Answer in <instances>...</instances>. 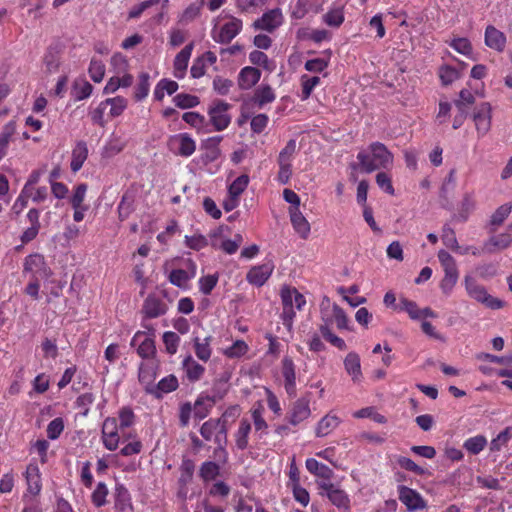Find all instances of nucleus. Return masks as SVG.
Returning a JSON list of instances; mask_svg holds the SVG:
<instances>
[{
  "mask_svg": "<svg viewBox=\"0 0 512 512\" xmlns=\"http://www.w3.org/2000/svg\"><path fill=\"white\" fill-rule=\"evenodd\" d=\"M369 152H359L357 159L362 172L372 173L379 169H387L393 164V154L381 142H373L368 147Z\"/></svg>",
  "mask_w": 512,
  "mask_h": 512,
  "instance_id": "obj_1",
  "label": "nucleus"
},
{
  "mask_svg": "<svg viewBox=\"0 0 512 512\" xmlns=\"http://www.w3.org/2000/svg\"><path fill=\"white\" fill-rule=\"evenodd\" d=\"M438 259L444 269V277L440 282V288L444 294H449L458 281L459 273L455 259L445 250L438 252Z\"/></svg>",
  "mask_w": 512,
  "mask_h": 512,
  "instance_id": "obj_2",
  "label": "nucleus"
},
{
  "mask_svg": "<svg viewBox=\"0 0 512 512\" xmlns=\"http://www.w3.org/2000/svg\"><path fill=\"white\" fill-rule=\"evenodd\" d=\"M465 286L468 294L478 302L483 303L486 307L490 309L503 307V301L488 294L485 288L478 285L472 277H465Z\"/></svg>",
  "mask_w": 512,
  "mask_h": 512,
  "instance_id": "obj_3",
  "label": "nucleus"
},
{
  "mask_svg": "<svg viewBox=\"0 0 512 512\" xmlns=\"http://www.w3.org/2000/svg\"><path fill=\"white\" fill-rule=\"evenodd\" d=\"M168 147L174 154L182 157H189L196 150L195 141L187 133H179L170 136Z\"/></svg>",
  "mask_w": 512,
  "mask_h": 512,
  "instance_id": "obj_4",
  "label": "nucleus"
},
{
  "mask_svg": "<svg viewBox=\"0 0 512 512\" xmlns=\"http://www.w3.org/2000/svg\"><path fill=\"white\" fill-rule=\"evenodd\" d=\"M24 271L32 275V279H48L52 272L47 266L44 256L41 254H31L26 257Z\"/></svg>",
  "mask_w": 512,
  "mask_h": 512,
  "instance_id": "obj_5",
  "label": "nucleus"
},
{
  "mask_svg": "<svg viewBox=\"0 0 512 512\" xmlns=\"http://www.w3.org/2000/svg\"><path fill=\"white\" fill-rule=\"evenodd\" d=\"M229 108L230 104L221 100L214 101L213 106L209 108L210 121L216 131H222L230 124L231 117L227 113Z\"/></svg>",
  "mask_w": 512,
  "mask_h": 512,
  "instance_id": "obj_6",
  "label": "nucleus"
},
{
  "mask_svg": "<svg viewBox=\"0 0 512 512\" xmlns=\"http://www.w3.org/2000/svg\"><path fill=\"white\" fill-rule=\"evenodd\" d=\"M318 487L321 490L322 496H327L333 505L338 508L348 510L350 508V500L347 493L344 490L336 488L334 484L330 482H320Z\"/></svg>",
  "mask_w": 512,
  "mask_h": 512,
  "instance_id": "obj_7",
  "label": "nucleus"
},
{
  "mask_svg": "<svg viewBox=\"0 0 512 512\" xmlns=\"http://www.w3.org/2000/svg\"><path fill=\"white\" fill-rule=\"evenodd\" d=\"M398 497L409 512L422 510L426 507V502L420 493L405 485H400L398 487Z\"/></svg>",
  "mask_w": 512,
  "mask_h": 512,
  "instance_id": "obj_8",
  "label": "nucleus"
},
{
  "mask_svg": "<svg viewBox=\"0 0 512 512\" xmlns=\"http://www.w3.org/2000/svg\"><path fill=\"white\" fill-rule=\"evenodd\" d=\"M283 23V14L279 8L271 9L265 12L261 18L257 19L253 23V27L256 30H265L267 32H273Z\"/></svg>",
  "mask_w": 512,
  "mask_h": 512,
  "instance_id": "obj_9",
  "label": "nucleus"
},
{
  "mask_svg": "<svg viewBox=\"0 0 512 512\" xmlns=\"http://www.w3.org/2000/svg\"><path fill=\"white\" fill-rule=\"evenodd\" d=\"M102 438L104 446L114 451L118 447L119 435H118V424L116 418H107L102 425Z\"/></svg>",
  "mask_w": 512,
  "mask_h": 512,
  "instance_id": "obj_10",
  "label": "nucleus"
},
{
  "mask_svg": "<svg viewBox=\"0 0 512 512\" xmlns=\"http://www.w3.org/2000/svg\"><path fill=\"white\" fill-rule=\"evenodd\" d=\"M477 132L485 135L491 127V106L488 102L481 103L473 115Z\"/></svg>",
  "mask_w": 512,
  "mask_h": 512,
  "instance_id": "obj_11",
  "label": "nucleus"
},
{
  "mask_svg": "<svg viewBox=\"0 0 512 512\" xmlns=\"http://www.w3.org/2000/svg\"><path fill=\"white\" fill-rule=\"evenodd\" d=\"M274 265L271 261L263 263L262 265L252 267L247 273V281L255 286H262L272 274Z\"/></svg>",
  "mask_w": 512,
  "mask_h": 512,
  "instance_id": "obj_12",
  "label": "nucleus"
},
{
  "mask_svg": "<svg viewBox=\"0 0 512 512\" xmlns=\"http://www.w3.org/2000/svg\"><path fill=\"white\" fill-rule=\"evenodd\" d=\"M179 386L178 379L175 375L171 374L161 379L155 386H147L146 392L152 394L157 399L162 398L164 393L175 391Z\"/></svg>",
  "mask_w": 512,
  "mask_h": 512,
  "instance_id": "obj_13",
  "label": "nucleus"
},
{
  "mask_svg": "<svg viewBox=\"0 0 512 512\" xmlns=\"http://www.w3.org/2000/svg\"><path fill=\"white\" fill-rule=\"evenodd\" d=\"M140 341L137 353L142 358H150L155 355L156 347L155 342L152 338L145 335L144 332H137L131 340V346H136L137 342Z\"/></svg>",
  "mask_w": 512,
  "mask_h": 512,
  "instance_id": "obj_14",
  "label": "nucleus"
},
{
  "mask_svg": "<svg viewBox=\"0 0 512 512\" xmlns=\"http://www.w3.org/2000/svg\"><path fill=\"white\" fill-rule=\"evenodd\" d=\"M309 402L308 398L302 397L293 403L289 414V423L296 426L310 416Z\"/></svg>",
  "mask_w": 512,
  "mask_h": 512,
  "instance_id": "obj_15",
  "label": "nucleus"
},
{
  "mask_svg": "<svg viewBox=\"0 0 512 512\" xmlns=\"http://www.w3.org/2000/svg\"><path fill=\"white\" fill-rule=\"evenodd\" d=\"M142 312L145 318H157L167 312V305L154 295H149L143 303Z\"/></svg>",
  "mask_w": 512,
  "mask_h": 512,
  "instance_id": "obj_16",
  "label": "nucleus"
},
{
  "mask_svg": "<svg viewBox=\"0 0 512 512\" xmlns=\"http://www.w3.org/2000/svg\"><path fill=\"white\" fill-rule=\"evenodd\" d=\"M289 215L294 230L302 239H307L310 234L311 227L300 209L297 207H290Z\"/></svg>",
  "mask_w": 512,
  "mask_h": 512,
  "instance_id": "obj_17",
  "label": "nucleus"
},
{
  "mask_svg": "<svg viewBox=\"0 0 512 512\" xmlns=\"http://www.w3.org/2000/svg\"><path fill=\"white\" fill-rule=\"evenodd\" d=\"M282 375L285 380V390L290 396L296 395L295 365L291 358L284 357L282 360Z\"/></svg>",
  "mask_w": 512,
  "mask_h": 512,
  "instance_id": "obj_18",
  "label": "nucleus"
},
{
  "mask_svg": "<svg viewBox=\"0 0 512 512\" xmlns=\"http://www.w3.org/2000/svg\"><path fill=\"white\" fill-rule=\"evenodd\" d=\"M512 244V234L505 232L497 236L490 237L483 245L482 251L493 254L497 250L507 249Z\"/></svg>",
  "mask_w": 512,
  "mask_h": 512,
  "instance_id": "obj_19",
  "label": "nucleus"
},
{
  "mask_svg": "<svg viewBox=\"0 0 512 512\" xmlns=\"http://www.w3.org/2000/svg\"><path fill=\"white\" fill-rule=\"evenodd\" d=\"M194 43L187 44L174 59V76L178 79L184 77L189 59L192 54Z\"/></svg>",
  "mask_w": 512,
  "mask_h": 512,
  "instance_id": "obj_20",
  "label": "nucleus"
},
{
  "mask_svg": "<svg viewBox=\"0 0 512 512\" xmlns=\"http://www.w3.org/2000/svg\"><path fill=\"white\" fill-rule=\"evenodd\" d=\"M260 77L259 69L251 66L244 67L238 75V86L242 90H248L258 83Z\"/></svg>",
  "mask_w": 512,
  "mask_h": 512,
  "instance_id": "obj_21",
  "label": "nucleus"
},
{
  "mask_svg": "<svg viewBox=\"0 0 512 512\" xmlns=\"http://www.w3.org/2000/svg\"><path fill=\"white\" fill-rule=\"evenodd\" d=\"M485 44L491 49L502 52L505 49L506 37L503 32L489 25L485 30Z\"/></svg>",
  "mask_w": 512,
  "mask_h": 512,
  "instance_id": "obj_22",
  "label": "nucleus"
},
{
  "mask_svg": "<svg viewBox=\"0 0 512 512\" xmlns=\"http://www.w3.org/2000/svg\"><path fill=\"white\" fill-rule=\"evenodd\" d=\"M182 367L187 379L192 383L199 381L205 373L204 366L195 361L191 355L184 358Z\"/></svg>",
  "mask_w": 512,
  "mask_h": 512,
  "instance_id": "obj_23",
  "label": "nucleus"
},
{
  "mask_svg": "<svg viewBox=\"0 0 512 512\" xmlns=\"http://www.w3.org/2000/svg\"><path fill=\"white\" fill-rule=\"evenodd\" d=\"M242 29V21L232 17V20L224 24L215 40L219 43H229Z\"/></svg>",
  "mask_w": 512,
  "mask_h": 512,
  "instance_id": "obj_24",
  "label": "nucleus"
},
{
  "mask_svg": "<svg viewBox=\"0 0 512 512\" xmlns=\"http://www.w3.org/2000/svg\"><path fill=\"white\" fill-rule=\"evenodd\" d=\"M229 379L230 374L225 372L219 378H216L213 381L211 394H208V397L212 400V402H218L226 396L229 391Z\"/></svg>",
  "mask_w": 512,
  "mask_h": 512,
  "instance_id": "obj_25",
  "label": "nucleus"
},
{
  "mask_svg": "<svg viewBox=\"0 0 512 512\" xmlns=\"http://www.w3.org/2000/svg\"><path fill=\"white\" fill-rule=\"evenodd\" d=\"M216 402L208 397L207 393L202 392L194 403V418L202 420L206 418Z\"/></svg>",
  "mask_w": 512,
  "mask_h": 512,
  "instance_id": "obj_26",
  "label": "nucleus"
},
{
  "mask_svg": "<svg viewBox=\"0 0 512 512\" xmlns=\"http://www.w3.org/2000/svg\"><path fill=\"white\" fill-rule=\"evenodd\" d=\"M344 367L346 372L352 376L354 382H359L362 378L360 357L355 352H350L344 359Z\"/></svg>",
  "mask_w": 512,
  "mask_h": 512,
  "instance_id": "obj_27",
  "label": "nucleus"
},
{
  "mask_svg": "<svg viewBox=\"0 0 512 512\" xmlns=\"http://www.w3.org/2000/svg\"><path fill=\"white\" fill-rule=\"evenodd\" d=\"M115 509L117 512H126L131 508V497L129 491L123 484H117L114 492Z\"/></svg>",
  "mask_w": 512,
  "mask_h": 512,
  "instance_id": "obj_28",
  "label": "nucleus"
},
{
  "mask_svg": "<svg viewBox=\"0 0 512 512\" xmlns=\"http://www.w3.org/2000/svg\"><path fill=\"white\" fill-rule=\"evenodd\" d=\"M88 157L87 144L84 141H79L72 151L71 170L73 172L79 171L85 160Z\"/></svg>",
  "mask_w": 512,
  "mask_h": 512,
  "instance_id": "obj_29",
  "label": "nucleus"
},
{
  "mask_svg": "<svg viewBox=\"0 0 512 512\" xmlns=\"http://www.w3.org/2000/svg\"><path fill=\"white\" fill-rule=\"evenodd\" d=\"M293 293L288 290H281V299L283 303V312H282V320L283 324L291 330L293 319L295 317V311L293 307H291V295Z\"/></svg>",
  "mask_w": 512,
  "mask_h": 512,
  "instance_id": "obj_30",
  "label": "nucleus"
},
{
  "mask_svg": "<svg viewBox=\"0 0 512 512\" xmlns=\"http://www.w3.org/2000/svg\"><path fill=\"white\" fill-rule=\"evenodd\" d=\"M275 100V93L270 85L259 86L252 98L254 104L262 108L265 104L271 103Z\"/></svg>",
  "mask_w": 512,
  "mask_h": 512,
  "instance_id": "obj_31",
  "label": "nucleus"
},
{
  "mask_svg": "<svg viewBox=\"0 0 512 512\" xmlns=\"http://www.w3.org/2000/svg\"><path fill=\"white\" fill-rule=\"evenodd\" d=\"M306 468L311 473L325 480H330L333 477V470L327 465L318 462L314 458L306 460Z\"/></svg>",
  "mask_w": 512,
  "mask_h": 512,
  "instance_id": "obj_32",
  "label": "nucleus"
},
{
  "mask_svg": "<svg viewBox=\"0 0 512 512\" xmlns=\"http://www.w3.org/2000/svg\"><path fill=\"white\" fill-rule=\"evenodd\" d=\"M340 424V419L336 415L327 414L318 423L316 427V436L324 437L332 432Z\"/></svg>",
  "mask_w": 512,
  "mask_h": 512,
  "instance_id": "obj_33",
  "label": "nucleus"
},
{
  "mask_svg": "<svg viewBox=\"0 0 512 512\" xmlns=\"http://www.w3.org/2000/svg\"><path fill=\"white\" fill-rule=\"evenodd\" d=\"M211 340V336H207L204 339H200L199 337H194L193 339L195 354L201 361L207 362L211 357Z\"/></svg>",
  "mask_w": 512,
  "mask_h": 512,
  "instance_id": "obj_34",
  "label": "nucleus"
},
{
  "mask_svg": "<svg viewBox=\"0 0 512 512\" xmlns=\"http://www.w3.org/2000/svg\"><path fill=\"white\" fill-rule=\"evenodd\" d=\"M26 479L28 484V491L37 495L41 491V480L39 469L35 465H29L26 470Z\"/></svg>",
  "mask_w": 512,
  "mask_h": 512,
  "instance_id": "obj_35",
  "label": "nucleus"
},
{
  "mask_svg": "<svg viewBox=\"0 0 512 512\" xmlns=\"http://www.w3.org/2000/svg\"><path fill=\"white\" fill-rule=\"evenodd\" d=\"M220 475V466L213 461H205L201 464L199 469V477L203 482H210L215 480Z\"/></svg>",
  "mask_w": 512,
  "mask_h": 512,
  "instance_id": "obj_36",
  "label": "nucleus"
},
{
  "mask_svg": "<svg viewBox=\"0 0 512 512\" xmlns=\"http://www.w3.org/2000/svg\"><path fill=\"white\" fill-rule=\"evenodd\" d=\"M250 431V422L247 419H242L235 434L236 446L238 449L245 450L248 447V435Z\"/></svg>",
  "mask_w": 512,
  "mask_h": 512,
  "instance_id": "obj_37",
  "label": "nucleus"
},
{
  "mask_svg": "<svg viewBox=\"0 0 512 512\" xmlns=\"http://www.w3.org/2000/svg\"><path fill=\"white\" fill-rule=\"evenodd\" d=\"M195 471V463L192 459L184 458L180 465L179 484L184 487L191 483Z\"/></svg>",
  "mask_w": 512,
  "mask_h": 512,
  "instance_id": "obj_38",
  "label": "nucleus"
},
{
  "mask_svg": "<svg viewBox=\"0 0 512 512\" xmlns=\"http://www.w3.org/2000/svg\"><path fill=\"white\" fill-rule=\"evenodd\" d=\"M511 210L512 205L510 203H505L496 209L490 219V226L493 227L490 229V232H495L496 228L503 224Z\"/></svg>",
  "mask_w": 512,
  "mask_h": 512,
  "instance_id": "obj_39",
  "label": "nucleus"
},
{
  "mask_svg": "<svg viewBox=\"0 0 512 512\" xmlns=\"http://www.w3.org/2000/svg\"><path fill=\"white\" fill-rule=\"evenodd\" d=\"M134 196L131 193H124L118 205V217L120 221L126 220L134 211Z\"/></svg>",
  "mask_w": 512,
  "mask_h": 512,
  "instance_id": "obj_40",
  "label": "nucleus"
},
{
  "mask_svg": "<svg viewBox=\"0 0 512 512\" xmlns=\"http://www.w3.org/2000/svg\"><path fill=\"white\" fill-rule=\"evenodd\" d=\"M104 104H106V107L110 106L109 115L111 117H118L127 108L128 101L124 97L117 96L113 98H107L104 100Z\"/></svg>",
  "mask_w": 512,
  "mask_h": 512,
  "instance_id": "obj_41",
  "label": "nucleus"
},
{
  "mask_svg": "<svg viewBox=\"0 0 512 512\" xmlns=\"http://www.w3.org/2000/svg\"><path fill=\"white\" fill-rule=\"evenodd\" d=\"M202 5L203 0H200V2L190 4L181 14L179 18V23L181 25H187L193 20H195L197 17H199Z\"/></svg>",
  "mask_w": 512,
  "mask_h": 512,
  "instance_id": "obj_42",
  "label": "nucleus"
},
{
  "mask_svg": "<svg viewBox=\"0 0 512 512\" xmlns=\"http://www.w3.org/2000/svg\"><path fill=\"white\" fill-rule=\"evenodd\" d=\"M487 445V439L483 435H477L475 437L468 438L463 447L471 454H479Z\"/></svg>",
  "mask_w": 512,
  "mask_h": 512,
  "instance_id": "obj_43",
  "label": "nucleus"
},
{
  "mask_svg": "<svg viewBox=\"0 0 512 512\" xmlns=\"http://www.w3.org/2000/svg\"><path fill=\"white\" fill-rule=\"evenodd\" d=\"M93 91V86L85 80L75 81L72 89L74 99L81 101L88 98Z\"/></svg>",
  "mask_w": 512,
  "mask_h": 512,
  "instance_id": "obj_44",
  "label": "nucleus"
},
{
  "mask_svg": "<svg viewBox=\"0 0 512 512\" xmlns=\"http://www.w3.org/2000/svg\"><path fill=\"white\" fill-rule=\"evenodd\" d=\"M149 78H150V76L146 72H142L139 75V82L135 87V94H134L136 101H141L148 95L149 86H150Z\"/></svg>",
  "mask_w": 512,
  "mask_h": 512,
  "instance_id": "obj_45",
  "label": "nucleus"
},
{
  "mask_svg": "<svg viewBox=\"0 0 512 512\" xmlns=\"http://www.w3.org/2000/svg\"><path fill=\"white\" fill-rule=\"evenodd\" d=\"M323 21L330 27H339L344 21V13L342 8H334L329 10L324 16Z\"/></svg>",
  "mask_w": 512,
  "mask_h": 512,
  "instance_id": "obj_46",
  "label": "nucleus"
},
{
  "mask_svg": "<svg viewBox=\"0 0 512 512\" xmlns=\"http://www.w3.org/2000/svg\"><path fill=\"white\" fill-rule=\"evenodd\" d=\"M89 75L91 79L99 83L103 80L105 75V65L101 60L93 58L89 65Z\"/></svg>",
  "mask_w": 512,
  "mask_h": 512,
  "instance_id": "obj_47",
  "label": "nucleus"
},
{
  "mask_svg": "<svg viewBox=\"0 0 512 512\" xmlns=\"http://www.w3.org/2000/svg\"><path fill=\"white\" fill-rule=\"evenodd\" d=\"M249 183V177L247 175H240L237 177L229 186L228 193L229 196H234L239 198V196L244 192Z\"/></svg>",
  "mask_w": 512,
  "mask_h": 512,
  "instance_id": "obj_48",
  "label": "nucleus"
},
{
  "mask_svg": "<svg viewBox=\"0 0 512 512\" xmlns=\"http://www.w3.org/2000/svg\"><path fill=\"white\" fill-rule=\"evenodd\" d=\"M173 101L175 105L181 109L192 108L199 104V99L197 96L185 93L177 94L173 98Z\"/></svg>",
  "mask_w": 512,
  "mask_h": 512,
  "instance_id": "obj_49",
  "label": "nucleus"
},
{
  "mask_svg": "<svg viewBox=\"0 0 512 512\" xmlns=\"http://www.w3.org/2000/svg\"><path fill=\"white\" fill-rule=\"evenodd\" d=\"M108 495V489L105 483L99 482L92 493V502L96 507H102L106 504V497Z\"/></svg>",
  "mask_w": 512,
  "mask_h": 512,
  "instance_id": "obj_50",
  "label": "nucleus"
},
{
  "mask_svg": "<svg viewBox=\"0 0 512 512\" xmlns=\"http://www.w3.org/2000/svg\"><path fill=\"white\" fill-rule=\"evenodd\" d=\"M442 241L443 244L447 247L455 251L456 248H459L458 241L455 236V232L453 228H451L448 224H445L442 229Z\"/></svg>",
  "mask_w": 512,
  "mask_h": 512,
  "instance_id": "obj_51",
  "label": "nucleus"
},
{
  "mask_svg": "<svg viewBox=\"0 0 512 512\" xmlns=\"http://www.w3.org/2000/svg\"><path fill=\"white\" fill-rule=\"evenodd\" d=\"M180 337L172 331L165 332L163 334V343L167 353L173 355L177 352Z\"/></svg>",
  "mask_w": 512,
  "mask_h": 512,
  "instance_id": "obj_52",
  "label": "nucleus"
},
{
  "mask_svg": "<svg viewBox=\"0 0 512 512\" xmlns=\"http://www.w3.org/2000/svg\"><path fill=\"white\" fill-rule=\"evenodd\" d=\"M397 463L401 468H403L409 472H413L416 475L422 476V475L426 474V470L424 468L417 465L413 460H411L408 457L400 456L397 459Z\"/></svg>",
  "mask_w": 512,
  "mask_h": 512,
  "instance_id": "obj_53",
  "label": "nucleus"
},
{
  "mask_svg": "<svg viewBox=\"0 0 512 512\" xmlns=\"http://www.w3.org/2000/svg\"><path fill=\"white\" fill-rule=\"evenodd\" d=\"M476 358L480 361H489L503 365L512 364V352L508 353L505 356H496L489 353H480L476 356Z\"/></svg>",
  "mask_w": 512,
  "mask_h": 512,
  "instance_id": "obj_54",
  "label": "nucleus"
},
{
  "mask_svg": "<svg viewBox=\"0 0 512 512\" xmlns=\"http://www.w3.org/2000/svg\"><path fill=\"white\" fill-rule=\"evenodd\" d=\"M64 430V421L62 418L53 419L47 426V437L51 440L57 439Z\"/></svg>",
  "mask_w": 512,
  "mask_h": 512,
  "instance_id": "obj_55",
  "label": "nucleus"
},
{
  "mask_svg": "<svg viewBox=\"0 0 512 512\" xmlns=\"http://www.w3.org/2000/svg\"><path fill=\"white\" fill-rule=\"evenodd\" d=\"M217 282H218L217 274L201 277L199 280L200 291L204 295H209L212 292V290L215 288V286L217 285Z\"/></svg>",
  "mask_w": 512,
  "mask_h": 512,
  "instance_id": "obj_56",
  "label": "nucleus"
},
{
  "mask_svg": "<svg viewBox=\"0 0 512 512\" xmlns=\"http://www.w3.org/2000/svg\"><path fill=\"white\" fill-rule=\"evenodd\" d=\"M320 82V78L318 76L307 77L306 75L302 76V99L306 100L310 97L312 90L315 86H317Z\"/></svg>",
  "mask_w": 512,
  "mask_h": 512,
  "instance_id": "obj_57",
  "label": "nucleus"
},
{
  "mask_svg": "<svg viewBox=\"0 0 512 512\" xmlns=\"http://www.w3.org/2000/svg\"><path fill=\"white\" fill-rule=\"evenodd\" d=\"M217 430L214 418H210L201 425L199 432L206 441H211L214 439Z\"/></svg>",
  "mask_w": 512,
  "mask_h": 512,
  "instance_id": "obj_58",
  "label": "nucleus"
},
{
  "mask_svg": "<svg viewBox=\"0 0 512 512\" xmlns=\"http://www.w3.org/2000/svg\"><path fill=\"white\" fill-rule=\"evenodd\" d=\"M190 278L188 272L183 269H174L169 275V281L177 287H183Z\"/></svg>",
  "mask_w": 512,
  "mask_h": 512,
  "instance_id": "obj_59",
  "label": "nucleus"
},
{
  "mask_svg": "<svg viewBox=\"0 0 512 512\" xmlns=\"http://www.w3.org/2000/svg\"><path fill=\"white\" fill-rule=\"evenodd\" d=\"M249 60L253 65L262 66L266 70H272L268 56L262 51H252L249 54Z\"/></svg>",
  "mask_w": 512,
  "mask_h": 512,
  "instance_id": "obj_60",
  "label": "nucleus"
},
{
  "mask_svg": "<svg viewBox=\"0 0 512 512\" xmlns=\"http://www.w3.org/2000/svg\"><path fill=\"white\" fill-rule=\"evenodd\" d=\"M233 86V81L230 79L216 76L213 80V88L219 95H227Z\"/></svg>",
  "mask_w": 512,
  "mask_h": 512,
  "instance_id": "obj_61",
  "label": "nucleus"
},
{
  "mask_svg": "<svg viewBox=\"0 0 512 512\" xmlns=\"http://www.w3.org/2000/svg\"><path fill=\"white\" fill-rule=\"evenodd\" d=\"M247 350V344L243 340H237L232 346L225 350V355L230 358H236L244 355Z\"/></svg>",
  "mask_w": 512,
  "mask_h": 512,
  "instance_id": "obj_62",
  "label": "nucleus"
},
{
  "mask_svg": "<svg viewBox=\"0 0 512 512\" xmlns=\"http://www.w3.org/2000/svg\"><path fill=\"white\" fill-rule=\"evenodd\" d=\"M161 0H146L131 8L128 14L129 19H136L148 8L158 4Z\"/></svg>",
  "mask_w": 512,
  "mask_h": 512,
  "instance_id": "obj_63",
  "label": "nucleus"
},
{
  "mask_svg": "<svg viewBox=\"0 0 512 512\" xmlns=\"http://www.w3.org/2000/svg\"><path fill=\"white\" fill-rule=\"evenodd\" d=\"M439 76L444 85H449L458 79L459 74L455 68L444 66L440 68Z\"/></svg>",
  "mask_w": 512,
  "mask_h": 512,
  "instance_id": "obj_64",
  "label": "nucleus"
}]
</instances>
